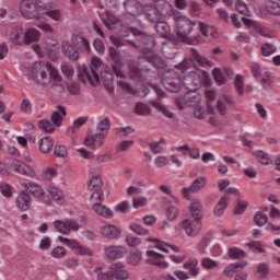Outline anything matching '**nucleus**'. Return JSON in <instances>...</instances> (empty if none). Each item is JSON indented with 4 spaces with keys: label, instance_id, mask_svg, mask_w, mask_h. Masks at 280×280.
I'll return each mask as SVG.
<instances>
[{
    "label": "nucleus",
    "instance_id": "obj_64",
    "mask_svg": "<svg viewBox=\"0 0 280 280\" xmlns=\"http://www.w3.org/2000/svg\"><path fill=\"white\" fill-rule=\"evenodd\" d=\"M168 220H176L178 218V208L176 206H168L166 209Z\"/></svg>",
    "mask_w": 280,
    "mask_h": 280
},
{
    "label": "nucleus",
    "instance_id": "obj_21",
    "mask_svg": "<svg viewBox=\"0 0 280 280\" xmlns=\"http://www.w3.org/2000/svg\"><path fill=\"white\" fill-rule=\"evenodd\" d=\"M212 75L215 82L222 85V84H226V81L229 80V78L233 75V71L228 68H223V69L214 68L212 71Z\"/></svg>",
    "mask_w": 280,
    "mask_h": 280
},
{
    "label": "nucleus",
    "instance_id": "obj_52",
    "mask_svg": "<svg viewBox=\"0 0 280 280\" xmlns=\"http://www.w3.org/2000/svg\"><path fill=\"white\" fill-rule=\"evenodd\" d=\"M234 84L238 95H244V77L242 74L235 77Z\"/></svg>",
    "mask_w": 280,
    "mask_h": 280
},
{
    "label": "nucleus",
    "instance_id": "obj_43",
    "mask_svg": "<svg viewBox=\"0 0 280 280\" xmlns=\"http://www.w3.org/2000/svg\"><path fill=\"white\" fill-rule=\"evenodd\" d=\"M102 187V177L100 175H93L88 183V189L93 191L94 189H101Z\"/></svg>",
    "mask_w": 280,
    "mask_h": 280
},
{
    "label": "nucleus",
    "instance_id": "obj_51",
    "mask_svg": "<svg viewBox=\"0 0 280 280\" xmlns=\"http://www.w3.org/2000/svg\"><path fill=\"white\" fill-rule=\"evenodd\" d=\"M90 200L92 202H103L104 200V191H102V188H96L93 190V194L90 197Z\"/></svg>",
    "mask_w": 280,
    "mask_h": 280
},
{
    "label": "nucleus",
    "instance_id": "obj_47",
    "mask_svg": "<svg viewBox=\"0 0 280 280\" xmlns=\"http://www.w3.org/2000/svg\"><path fill=\"white\" fill-rule=\"evenodd\" d=\"M152 106L154 108H158L160 110V113L165 115V117H168L170 119H172V117H174V114H172V112H170V109H167V107H165V105L161 104V102L153 101Z\"/></svg>",
    "mask_w": 280,
    "mask_h": 280
},
{
    "label": "nucleus",
    "instance_id": "obj_31",
    "mask_svg": "<svg viewBox=\"0 0 280 280\" xmlns=\"http://www.w3.org/2000/svg\"><path fill=\"white\" fill-rule=\"evenodd\" d=\"M25 32L21 27H15L12 30L10 34V40L14 43V45H23L25 43Z\"/></svg>",
    "mask_w": 280,
    "mask_h": 280
},
{
    "label": "nucleus",
    "instance_id": "obj_28",
    "mask_svg": "<svg viewBox=\"0 0 280 280\" xmlns=\"http://www.w3.org/2000/svg\"><path fill=\"white\" fill-rule=\"evenodd\" d=\"M61 49L65 56H68L70 60H78V58H80V54L78 52V50H75L73 48V45H71V43L67 40H63L61 43Z\"/></svg>",
    "mask_w": 280,
    "mask_h": 280
},
{
    "label": "nucleus",
    "instance_id": "obj_5",
    "mask_svg": "<svg viewBox=\"0 0 280 280\" xmlns=\"http://www.w3.org/2000/svg\"><path fill=\"white\" fill-rule=\"evenodd\" d=\"M190 215L194 220L185 219L180 223V228L188 237H197L202 231V201L194 199L190 205Z\"/></svg>",
    "mask_w": 280,
    "mask_h": 280
},
{
    "label": "nucleus",
    "instance_id": "obj_50",
    "mask_svg": "<svg viewBox=\"0 0 280 280\" xmlns=\"http://www.w3.org/2000/svg\"><path fill=\"white\" fill-rule=\"evenodd\" d=\"M201 266L206 268V270H213V268H218L220 266V262L206 257L201 260Z\"/></svg>",
    "mask_w": 280,
    "mask_h": 280
},
{
    "label": "nucleus",
    "instance_id": "obj_32",
    "mask_svg": "<svg viewBox=\"0 0 280 280\" xmlns=\"http://www.w3.org/2000/svg\"><path fill=\"white\" fill-rule=\"evenodd\" d=\"M39 151L43 154H49L54 150V139L50 137H44L38 141Z\"/></svg>",
    "mask_w": 280,
    "mask_h": 280
},
{
    "label": "nucleus",
    "instance_id": "obj_13",
    "mask_svg": "<svg viewBox=\"0 0 280 280\" xmlns=\"http://www.w3.org/2000/svg\"><path fill=\"white\" fill-rule=\"evenodd\" d=\"M207 183H209V179L207 177H197L189 188L182 189L184 198L189 199V194H198V191L205 189Z\"/></svg>",
    "mask_w": 280,
    "mask_h": 280
},
{
    "label": "nucleus",
    "instance_id": "obj_6",
    "mask_svg": "<svg viewBox=\"0 0 280 280\" xmlns=\"http://www.w3.org/2000/svg\"><path fill=\"white\" fill-rule=\"evenodd\" d=\"M24 189L34 196V198H43L46 205H51V202L62 205L63 202H67V199H65V192H62V190H60L58 187H48V199L45 197V190H43V187H40V185L37 183L28 182L24 184Z\"/></svg>",
    "mask_w": 280,
    "mask_h": 280
},
{
    "label": "nucleus",
    "instance_id": "obj_20",
    "mask_svg": "<svg viewBox=\"0 0 280 280\" xmlns=\"http://www.w3.org/2000/svg\"><path fill=\"white\" fill-rule=\"evenodd\" d=\"M104 139H106V133H94L85 139V145L91 150H100L104 145Z\"/></svg>",
    "mask_w": 280,
    "mask_h": 280
},
{
    "label": "nucleus",
    "instance_id": "obj_22",
    "mask_svg": "<svg viewBox=\"0 0 280 280\" xmlns=\"http://www.w3.org/2000/svg\"><path fill=\"white\" fill-rule=\"evenodd\" d=\"M147 242L155 244V248H158V250H162V253H170V250H173V253H179L180 250L176 245L165 243L156 237H148Z\"/></svg>",
    "mask_w": 280,
    "mask_h": 280
},
{
    "label": "nucleus",
    "instance_id": "obj_3",
    "mask_svg": "<svg viewBox=\"0 0 280 280\" xmlns=\"http://www.w3.org/2000/svg\"><path fill=\"white\" fill-rule=\"evenodd\" d=\"M109 57L113 60L112 72L108 71L106 66L100 57L91 58V66H82L79 68V80L80 82L91 84L92 86H96L100 84V80H105L106 82L113 81V73L116 78H120L124 80L126 78V73L121 71V67H124V59H121V55L117 52L115 47H109Z\"/></svg>",
    "mask_w": 280,
    "mask_h": 280
},
{
    "label": "nucleus",
    "instance_id": "obj_63",
    "mask_svg": "<svg viewBox=\"0 0 280 280\" xmlns=\"http://www.w3.org/2000/svg\"><path fill=\"white\" fill-rule=\"evenodd\" d=\"M262 56H272L275 51H277V48L272 44H264L261 47Z\"/></svg>",
    "mask_w": 280,
    "mask_h": 280
},
{
    "label": "nucleus",
    "instance_id": "obj_8",
    "mask_svg": "<svg viewBox=\"0 0 280 280\" xmlns=\"http://www.w3.org/2000/svg\"><path fill=\"white\" fill-rule=\"evenodd\" d=\"M37 8H43L44 10H51L55 4L52 1L49 0H21L20 3V12L24 19L32 20L36 19L37 21H40L43 19V15H38Z\"/></svg>",
    "mask_w": 280,
    "mask_h": 280
},
{
    "label": "nucleus",
    "instance_id": "obj_38",
    "mask_svg": "<svg viewBox=\"0 0 280 280\" xmlns=\"http://www.w3.org/2000/svg\"><path fill=\"white\" fill-rule=\"evenodd\" d=\"M176 152H188L189 156L191 159L198 160L200 159V150L198 148L190 149L188 144H184L180 147H177Z\"/></svg>",
    "mask_w": 280,
    "mask_h": 280
},
{
    "label": "nucleus",
    "instance_id": "obj_33",
    "mask_svg": "<svg viewBox=\"0 0 280 280\" xmlns=\"http://www.w3.org/2000/svg\"><path fill=\"white\" fill-rule=\"evenodd\" d=\"M185 270L189 271L190 277H198L200 268L198 267V259L192 258L184 264Z\"/></svg>",
    "mask_w": 280,
    "mask_h": 280
},
{
    "label": "nucleus",
    "instance_id": "obj_4",
    "mask_svg": "<svg viewBox=\"0 0 280 280\" xmlns=\"http://www.w3.org/2000/svg\"><path fill=\"white\" fill-rule=\"evenodd\" d=\"M26 75L40 86H49L50 84L51 89L62 90V77L49 62L37 61L33 63Z\"/></svg>",
    "mask_w": 280,
    "mask_h": 280
},
{
    "label": "nucleus",
    "instance_id": "obj_10",
    "mask_svg": "<svg viewBox=\"0 0 280 280\" xmlns=\"http://www.w3.org/2000/svg\"><path fill=\"white\" fill-rule=\"evenodd\" d=\"M145 16L148 21L151 23H155V32L160 34L162 38H170V34L172 32V27L167 22L161 21V16H163V11L155 7H147L144 9Z\"/></svg>",
    "mask_w": 280,
    "mask_h": 280
},
{
    "label": "nucleus",
    "instance_id": "obj_24",
    "mask_svg": "<svg viewBox=\"0 0 280 280\" xmlns=\"http://www.w3.org/2000/svg\"><path fill=\"white\" fill-rule=\"evenodd\" d=\"M15 205L20 211H27L32 205V197L25 191H20Z\"/></svg>",
    "mask_w": 280,
    "mask_h": 280
},
{
    "label": "nucleus",
    "instance_id": "obj_2",
    "mask_svg": "<svg viewBox=\"0 0 280 280\" xmlns=\"http://www.w3.org/2000/svg\"><path fill=\"white\" fill-rule=\"evenodd\" d=\"M110 43L116 47H126V45H131V47H137L142 50V57L138 65L130 63L129 74L133 80L143 78L144 73H148L150 69L148 67L152 66L155 69H165V60L159 57L154 52V37L145 35L139 28L121 25L118 30V36H109Z\"/></svg>",
    "mask_w": 280,
    "mask_h": 280
},
{
    "label": "nucleus",
    "instance_id": "obj_59",
    "mask_svg": "<svg viewBox=\"0 0 280 280\" xmlns=\"http://www.w3.org/2000/svg\"><path fill=\"white\" fill-rule=\"evenodd\" d=\"M0 191L4 198H12V186L8 183L0 184Z\"/></svg>",
    "mask_w": 280,
    "mask_h": 280
},
{
    "label": "nucleus",
    "instance_id": "obj_49",
    "mask_svg": "<svg viewBox=\"0 0 280 280\" xmlns=\"http://www.w3.org/2000/svg\"><path fill=\"white\" fill-rule=\"evenodd\" d=\"M248 248H250L254 253H266V247L259 241H252L247 243Z\"/></svg>",
    "mask_w": 280,
    "mask_h": 280
},
{
    "label": "nucleus",
    "instance_id": "obj_40",
    "mask_svg": "<svg viewBox=\"0 0 280 280\" xmlns=\"http://www.w3.org/2000/svg\"><path fill=\"white\" fill-rule=\"evenodd\" d=\"M215 97H218V93L214 90L206 91V100L208 102V112L210 115L214 113L215 108L213 107V102H215Z\"/></svg>",
    "mask_w": 280,
    "mask_h": 280
},
{
    "label": "nucleus",
    "instance_id": "obj_9",
    "mask_svg": "<svg viewBox=\"0 0 280 280\" xmlns=\"http://www.w3.org/2000/svg\"><path fill=\"white\" fill-rule=\"evenodd\" d=\"M94 272L96 280H128L130 278V272L126 270L124 262L112 264L108 271H102V267H97Z\"/></svg>",
    "mask_w": 280,
    "mask_h": 280
},
{
    "label": "nucleus",
    "instance_id": "obj_46",
    "mask_svg": "<svg viewBox=\"0 0 280 280\" xmlns=\"http://www.w3.org/2000/svg\"><path fill=\"white\" fill-rule=\"evenodd\" d=\"M163 143H165L163 138H161L160 141H153L149 143L153 154H161V152H163Z\"/></svg>",
    "mask_w": 280,
    "mask_h": 280
},
{
    "label": "nucleus",
    "instance_id": "obj_27",
    "mask_svg": "<svg viewBox=\"0 0 280 280\" xmlns=\"http://www.w3.org/2000/svg\"><path fill=\"white\" fill-rule=\"evenodd\" d=\"M162 52L168 60L176 58V43L174 40H167L163 44Z\"/></svg>",
    "mask_w": 280,
    "mask_h": 280
},
{
    "label": "nucleus",
    "instance_id": "obj_14",
    "mask_svg": "<svg viewBox=\"0 0 280 280\" xmlns=\"http://www.w3.org/2000/svg\"><path fill=\"white\" fill-rule=\"evenodd\" d=\"M59 242L62 244H67L75 255H91V249L85 246L80 245V243L75 240H69L65 236L58 237Z\"/></svg>",
    "mask_w": 280,
    "mask_h": 280
},
{
    "label": "nucleus",
    "instance_id": "obj_1",
    "mask_svg": "<svg viewBox=\"0 0 280 280\" xmlns=\"http://www.w3.org/2000/svg\"><path fill=\"white\" fill-rule=\"evenodd\" d=\"M190 57L191 58H185L183 62L177 65L175 67L176 70L165 71L161 81L164 89L170 91V93H178L183 88L189 91L185 94L184 98L176 100V104L182 110L185 106H198V104L202 102V95L197 92L198 89H200L202 84L206 86H209L210 84L209 73L206 71L198 69L189 71V69H194L196 65H199V67H207L209 60L202 57L200 52L194 48L190 49ZM187 71L189 72L187 73ZM184 73L186 74L184 75Z\"/></svg>",
    "mask_w": 280,
    "mask_h": 280
},
{
    "label": "nucleus",
    "instance_id": "obj_54",
    "mask_svg": "<svg viewBox=\"0 0 280 280\" xmlns=\"http://www.w3.org/2000/svg\"><path fill=\"white\" fill-rule=\"evenodd\" d=\"M129 229L137 235H149V233H150L148 230H145L143 226H141L138 223H131L129 225Z\"/></svg>",
    "mask_w": 280,
    "mask_h": 280
},
{
    "label": "nucleus",
    "instance_id": "obj_53",
    "mask_svg": "<svg viewBox=\"0 0 280 280\" xmlns=\"http://www.w3.org/2000/svg\"><path fill=\"white\" fill-rule=\"evenodd\" d=\"M255 32L265 38H272V31H270L268 27L255 25Z\"/></svg>",
    "mask_w": 280,
    "mask_h": 280
},
{
    "label": "nucleus",
    "instance_id": "obj_39",
    "mask_svg": "<svg viewBox=\"0 0 280 280\" xmlns=\"http://www.w3.org/2000/svg\"><path fill=\"white\" fill-rule=\"evenodd\" d=\"M266 11L273 16H280V4L279 2L267 0L265 3Z\"/></svg>",
    "mask_w": 280,
    "mask_h": 280
},
{
    "label": "nucleus",
    "instance_id": "obj_7",
    "mask_svg": "<svg viewBox=\"0 0 280 280\" xmlns=\"http://www.w3.org/2000/svg\"><path fill=\"white\" fill-rule=\"evenodd\" d=\"M175 25H176V34L178 39L186 45H199L200 37H191V32H194V27H196V22L191 19L179 15L175 16Z\"/></svg>",
    "mask_w": 280,
    "mask_h": 280
},
{
    "label": "nucleus",
    "instance_id": "obj_56",
    "mask_svg": "<svg viewBox=\"0 0 280 280\" xmlns=\"http://www.w3.org/2000/svg\"><path fill=\"white\" fill-rule=\"evenodd\" d=\"M20 110L25 115H30L32 113V102L30 98H24L20 104Z\"/></svg>",
    "mask_w": 280,
    "mask_h": 280
},
{
    "label": "nucleus",
    "instance_id": "obj_48",
    "mask_svg": "<svg viewBox=\"0 0 280 280\" xmlns=\"http://www.w3.org/2000/svg\"><path fill=\"white\" fill-rule=\"evenodd\" d=\"M65 255H67V248H65L63 246H57L50 252V256L54 259H62Z\"/></svg>",
    "mask_w": 280,
    "mask_h": 280
},
{
    "label": "nucleus",
    "instance_id": "obj_30",
    "mask_svg": "<svg viewBox=\"0 0 280 280\" xmlns=\"http://www.w3.org/2000/svg\"><path fill=\"white\" fill-rule=\"evenodd\" d=\"M40 38V32L36 28H27L24 32V45H32Z\"/></svg>",
    "mask_w": 280,
    "mask_h": 280
},
{
    "label": "nucleus",
    "instance_id": "obj_25",
    "mask_svg": "<svg viewBox=\"0 0 280 280\" xmlns=\"http://www.w3.org/2000/svg\"><path fill=\"white\" fill-rule=\"evenodd\" d=\"M125 9H126V12L131 16H139V14L143 12V7H141V3L139 2V0H126Z\"/></svg>",
    "mask_w": 280,
    "mask_h": 280
},
{
    "label": "nucleus",
    "instance_id": "obj_57",
    "mask_svg": "<svg viewBox=\"0 0 280 280\" xmlns=\"http://www.w3.org/2000/svg\"><path fill=\"white\" fill-rule=\"evenodd\" d=\"M127 262L131 266H139L141 264V253H131L130 257L127 258Z\"/></svg>",
    "mask_w": 280,
    "mask_h": 280
},
{
    "label": "nucleus",
    "instance_id": "obj_60",
    "mask_svg": "<svg viewBox=\"0 0 280 280\" xmlns=\"http://www.w3.org/2000/svg\"><path fill=\"white\" fill-rule=\"evenodd\" d=\"M135 110L137 115H150V107L143 103L136 104Z\"/></svg>",
    "mask_w": 280,
    "mask_h": 280
},
{
    "label": "nucleus",
    "instance_id": "obj_26",
    "mask_svg": "<svg viewBox=\"0 0 280 280\" xmlns=\"http://www.w3.org/2000/svg\"><path fill=\"white\" fill-rule=\"evenodd\" d=\"M92 210L101 218H105L106 220H110L115 213L108 207L102 205L101 202H96L93 205Z\"/></svg>",
    "mask_w": 280,
    "mask_h": 280
},
{
    "label": "nucleus",
    "instance_id": "obj_42",
    "mask_svg": "<svg viewBox=\"0 0 280 280\" xmlns=\"http://www.w3.org/2000/svg\"><path fill=\"white\" fill-rule=\"evenodd\" d=\"M228 253L231 259H244V257H246V252L240 247H232Z\"/></svg>",
    "mask_w": 280,
    "mask_h": 280
},
{
    "label": "nucleus",
    "instance_id": "obj_11",
    "mask_svg": "<svg viewBox=\"0 0 280 280\" xmlns=\"http://www.w3.org/2000/svg\"><path fill=\"white\" fill-rule=\"evenodd\" d=\"M67 117V109L63 106H58L57 110H55L51 115V121L42 119L38 121V128L39 130H43V132H54L56 130V127L62 126V119Z\"/></svg>",
    "mask_w": 280,
    "mask_h": 280
},
{
    "label": "nucleus",
    "instance_id": "obj_29",
    "mask_svg": "<svg viewBox=\"0 0 280 280\" xmlns=\"http://www.w3.org/2000/svg\"><path fill=\"white\" fill-rule=\"evenodd\" d=\"M247 264L248 262H246L244 260L230 264L225 267L223 273L225 275V277H233V275L235 272H240V270H242V268H246Z\"/></svg>",
    "mask_w": 280,
    "mask_h": 280
},
{
    "label": "nucleus",
    "instance_id": "obj_45",
    "mask_svg": "<svg viewBox=\"0 0 280 280\" xmlns=\"http://www.w3.org/2000/svg\"><path fill=\"white\" fill-rule=\"evenodd\" d=\"M235 8L240 12V14H243V16H252L250 10H248V4L242 0H237L235 2Z\"/></svg>",
    "mask_w": 280,
    "mask_h": 280
},
{
    "label": "nucleus",
    "instance_id": "obj_18",
    "mask_svg": "<svg viewBox=\"0 0 280 280\" xmlns=\"http://www.w3.org/2000/svg\"><path fill=\"white\" fill-rule=\"evenodd\" d=\"M128 249L121 245H110L105 248V255L108 259H124Z\"/></svg>",
    "mask_w": 280,
    "mask_h": 280
},
{
    "label": "nucleus",
    "instance_id": "obj_12",
    "mask_svg": "<svg viewBox=\"0 0 280 280\" xmlns=\"http://www.w3.org/2000/svg\"><path fill=\"white\" fill-rule=\"evenodd\" d=\"M54 226L58 233L62 235H69L71 231H80V223L73 219H66L65 221H55Z\"/></svg>",
    "mask_w": 280,
    "mask_h": 280
},
{
    "label": "nucleus",
    "instance_id": "obj_34",
    "mask_svg": "<svg viewBox=\"0 0 280 280\" xmlns=\"http://www.w3.org/2000/svg\"><path fill=\"white\" fill-rule=\"evenodd\" d=\"M229 197L224 196L218 201L214 207V215H217V218L224 215V211H226V207H229Z\"/></svg>",
    "mask_w": 280,
    "mask_h": 280
},
{
    "label": "nucleus",
    "instance_id": "obj_37",
    "mask_svg": "<svg viewBox=\"0 0 280 280\" xmlns=\"http://www.w3.org/2000/svg\"><path fill=\"white\" fill-rule=\"evenodd\" d=\"M101 21L107 30H113L112 25H117V23H119V19L108 11L105 12V18L101 16Z\"/></svg>",
    "mask_w": 280,
    "mask_h": 280
},
{
    "label": "nucleus",
    "instance_id": "obj_44",
    "mask_svg": "<svg viewBox=\"0 0 280 280\" xmlns=\"http://www.w3.org/2000/svg\"><path fill=\"white\" fill-rule=\"evenodd\" d=\"M255 156L261 165H270V163H272L270 155L264 151H256Z\"/></svg>",
    "mask_w": 280,
    "mask_h": 280
},
{
    "label": "nucleus",
    "instance_id": "obj_61",
    "mask_svg": "<svg viewBox=\"0 0 280 280\" xmlns=\"http://www.w3.org/2000/svg\"><path fill=\"white\" fill-rule=\"evenodd\" d=\"M208 113H209V109H205V107L195 105L194 115L197 119H205V117H207Z\"/></svg>",
    "mask_w": 280,
    "mask_h": 280
},
{
    "label": "nucleus",
    "instance_id": "obj_36",
    "mask_svg": "<svg viewBox=\"0 0 280 280\" xmlns=\"http://www.w3.org/2000/svg\"><path fill=\"white\" fill-rule=\"evenodd\" d=\"M44 16H48V19H51V21L57 23H62V21H65V15L60 9L48 10L44 13Z\"/></svg>",
    "mask_w": 280,
    "mask_h": 280
},
{
    "label": "nucleus",
    "instance_id": "obj_17",
    "mask_svg": "<svg viewBox=\"0 0 280 280\" xmlns=\"http://www.w3.org/2000/svg\"><path fill=\"white\" fill-rule=\"evenodd\" d=\"M233 106H235V100L229 94L221 95L217 104L220 115H226V110H231Z\"/></svg>",
    "mask_w": 280,
    "mask_h": 280
},
{
    "label": "nucleus",
    "instance_id": "obj_55",
    "mask_svg": "<svg viewBox=\"0 0 280 280\" xmlns=\"http://www.w3.org/2000/svg\"><path fill=\"white\" fill-rule=\"evenodd\" d=\"M135 145V140H124L116 147V152H126Z\"/></svg>",
    "mask_w": 280,
    "mask_h": 280
},
{
    "label": "nucleus",
    "instance_id": "obj_23",
    "mask_svg": "<svg viewBox=\"0 0 280 280\" xmlns=\"http://www.w3.org/2000/svg\"><path fill=\"white\" fill-rule=\"evenodd\" d=\"M71 43L73 47L78 49V51H83L85 54H89V51H91V44H89V40H86V38L80 35H72Z\"/></svg>",
    "mask_w": 280,
    "mask_h": 280
},
{
    "label": "nucleus",
    "instance_id": "obj_62",
    "mask_svg": "<svg viewBox=\"0 0 280 280\" xmlns=\"http://www.w3.org/2000/svg\"><path fill=\"white\" fill-rule=\"evenodd\" d=\"M56 176H58V173L55 168L48 167L43 171V178H45V180H51L52 178H56Z\"/></svg>",
    "mask_w": 280,
    "mask_h": 280
},
{
    "label": "nucleus",
    "instance_id": "obj_15",
    "mask_svg": "<svg viewBox=\"0 0 280 280\" xmlns=\"http://www.w3.org/2000/svg\"><path fill=\"white\" fill-rule=\"evenodd\" d=\"M147 256L149 257L145 260V264H149L150 266H158V268H170V262L163 260L165 257L163 254H159L154 250H147Z\"/></svg>",
    "mask_w": 280,
    "mask_h": 280
},
{
    "label": "nucleus",
    "instance_id": "obj_35",
    "mask_svg": "<svg viewBox=\"0 0 280 280\" xmlns=\"http://www.w3.org/2000/svg\"><path fill=\"white\" fill-rule=\"evenodd\" d=\"M199 31L202 34V36H206V38H215V27L205 23V22H199Z\"/></svg>",
    "mask_w": 280,
    "mask_h": 280
},
{
    "label": "nucleus",
    "instance_id": "obj_58",
    "mask_svg": "<svg viewBox=\"0 0 280 280\" xmlns=\"http://www.w3.org/2000/svg\"><path fill=\"white\" fill-rule=\"evenodd\" d=\"M126 244H127V246H130L131 248L141 246V238L133 236V235H128L126 237Z\"/></svg>",
    "mask_w": 280,
    "mask_h": 280
},
{
    "label": "nucleus",
    "instance_id": "obj_41",
    "mask_svg": "<svg viewBox=\"0 0 280 280\" xmlns=\"http://www.w3.org/2000/svg\"><path fill=\"white\" fill-rule=\"evenodd\" d=\"M96 130L98 131V135H105V137H107L108 130H110V120L108 118L102 119L97 124Z\"/></svg>",
    "mask_w": 280,
    "mask_h": 280
},
{
    "label": "nucleus",
    "instance_id": "obj_16",
    "mask_svg": "<svg viewBox=\"0 0 280 280\" xmlns=\"http://www.w3.org/2000/svg\"><path fill=\"white\" fill-rule=\"evenodd\" d=\"M11 167L18 174H22V176H28V178L36 177V171L34 170V167L25 164V162H21L19 160H15V161L12 162Z\"/></svg>",
    "mask_w": 280,
    "mask_h": 280
},
{
    "label": "nucleus",
    "instance_id": "obj_19",
    "mask_svg": "<svg viewBox=\"0 0 280 280\" xmlns=\"http://www.w3.org/2000/svg\"><path fill=\"white\" fill-rule=\"evenodd\" d=\"M101 235L107 240H118L121 235V229L114 224H105L100 229Z\"/></svg>",
    "mask_w": 280,
    "mask_h": 280
}]
</instances>
